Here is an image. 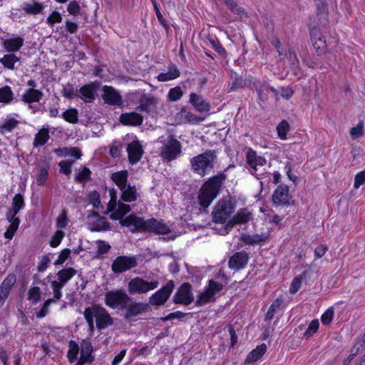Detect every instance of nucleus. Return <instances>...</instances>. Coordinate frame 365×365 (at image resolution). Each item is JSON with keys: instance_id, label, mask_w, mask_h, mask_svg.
Returning <instances> with one entry per match:
<instances>
[{"instance_id": "obj_14", "label": "nucleus", "mask_w": 365, "mask_h": 365, "mask_svg": "<svg viewBox=\"0 0 365 365\" xmlns=\"http://www.w3.org/2000/svg\"><path fill=\"white\" fill-rule=\"evenodd\" d=\"M194 300L190 284L185 282L181 284L173 297L175 304H190Z\"/></svg>"}, {"instance_id": "obj_46", "label": "nucleus", "mask_w": 365, "mask_h": 365, "mask_svg": "<svg viewBox=\"0 0 365 365\" xmlns=\"http://www.w3.org/2000/svg\"><path fill=\"white\" fill-rule=\"evenodd\" d=\"M19 58L13 53L4 55L0 58V63L6 68L13 69Z\"/></svg>"}, {"instance_id": "obj_30", "label": "nucleus", "mask_w": 365, "mask_h": 365, "mask_svg": "<svg viewBox=\"0 0 365 365\" xmlns=\"http://www.w3.org/2000/svg\"><path fill=\"white\" fill-rule=\"evenodd\" d=\"M128 173L127 170H120L112 173L110 178L119 187L120 190H123L127 185Z\"/></svg>"}, {"instance_id": "obj_15", "label": "nucleus", "mask_w": 365, "mask_h": 365, "mask_svg": "<svg viewBox=\"0 0 365 365\" xmlns=\"http://www.w3.org/2000/svg\"><path fill=\"white\" fill-rule=\"evenodd\" d=\"M100 86L97 81L91 82L81 87L76 96L81 98L85 103L93 102L96 97V92Z\"/></svg>"}, {"instance_id": "obj_4", "label": "nucleus", "mask_w": 365, "mask_h": 365, "mask_svg": "<svg viewBox=\"0 0 365 365\" xmlns=\"http://www.w3.org/2000/svg\"><path fill=\"white\" fill-rule=\"evenodd\" d=\"M235 205L229 200L222 199L214 207L212 212V221L225 224L235 212Z\"/></svg>"}, {"instance_id": "obj_16", "label": "nucleus", "mask_w": 365, "mask_h": 365, "mask_svg": "<svg viewBox=\"0 0 365 365\" xmlns=\"http://www.w3.org/2000/svg\"><path fill=\"white\" fill-rule=\"evenodd\" d=\"M102 98L105 103L110 106H122L123 98L120 93L112 86H104Z\"/></svg>"}, {"instance_id": "obj_61", "label": "nucleus", "mask_w": 365, "mask_h": 365, "mask_svg": "<svg viewBox=\"0 0 365 365\" xmlns=\"http://www.w3.org/2000/svg\"><path fill=\"white\" fill-rule=\"evenodd\" d=\"M67 213L65 210H63L61 215L57 218L56 227L58 229H64L67 226Z\"/></svg>"}, {"instance_id": "obj_13", "label": "nucleus", "mask_w": 365, "mask_h": 365, "mask_svg": "<svg viewBox=\"0 0 365 365\" xmlns=\"http://www.w3.org/2000/svg\"><path fill=\"white\" fill-rule=\"evenodd\" d=\"M251 212L247 209H240L238 212L230 218L224 226L221 235H227L231 229L237 224L247 223L251 219Z\"/></svg>"}, {"instance_id": "obj_5", "label": "nucleus", "mask_w": 365, "mask_h": 365, "mask_svg": "<svg viewBox=\"0 0 365 365\" xmlns=\"http://www.w3.org/2000/svg\"><path fill=\"white\" fill-rule=\"evenodd\" d=\"M85 311L91 316L93 319L96 318V327L99 330L106 329L108 326L113 324V319L108 314L107 310L98 304H94L86 308Z\"/></svg>"}, {"instance_id": "obj_12", "label": "nucleus", "mask_w": 365, "mask_h": 365, "mask_svg": "<svg viewBox=\"0 0 365 365\" xmlns=\"http://www.w3.org/2000/svg\"><path fill=\"white\" fill-rule=\"evenodd\" d=\"M253 88L257 93L258 100L261 102H266L268 100L269 94L272 92L277 100L279 97V91L274 87L270 86L266 81L255 80L253 82Z\"/></svg>"}, {"instance_id": "obj_22", "label": "nucleus", "mask_w": 365, "mask_h": 365, "mask_svg": "<svg viewBox=\"0 0 365 365\" xmlns=\"http://www.w3.org/2000/svg\"><path fill=\"white\" fill-rule=\"evenodd\" d=\"M249 255L245 252H235L229 259V268L235 270H240L246 267L248 263Z\"/></svg>"}, {"instance_id": "obj_36", "label": "nucleus", "mask_w": 365, "mask_h": 365, "mask_svg": "<svg viewBox=\"0 0 365 365\" xmlns=\"http://www.w3.org/2000/svg\"><path fill=\"white\" fill-rule=\"evenodd\" d=\"M180 72L176 67V66L173 65L169 67V71L166 73H160L158 76V80L159 81L165 82L171 80H174L180 76Z\"/></svg>"}, {"instance_id": "obj_39", "label": "nucleus", "mask_w": 365, "mask_h": 365, "mask_svg": "<svg viewBox=\"0 0 365 365\" xmlns=\"http://www.w3.org/2000/svg\"><path fill=\"white\" fill-rule=\"evenodd\" d=\"M49 138L48 130L44 128L41 129L35 135L34 146L38 147L44 145Z\"/></svg>"}, {"instance_id": "obj_37", "label": "nucleus", "mask_w": 365, "mask_h": 365, "mask_svg": "<svg viewBox=\"0 0 365 365\" xmlns=\"http://www.w3.org/2000/svg\"><path fill=\"white\" fill-rule=\"evenodd\" d=\"M3 46L7 51H16L23 45V38L18 37L3 40Z\"/></svg>"}, {"instance_id": "obj_62", "label": "nucleus", "mask_w": 365, "mask_h": 365, "mask_svg": "<svg viewBox=\"0 0 365 365\" xmlns=\"http://www.w3.org/2000/svg\"><path fill=\"white\" fill-rule=\"evenodd\" d=\"M302 276H297L294 277L291 283L290 287H289V292L291 294H295L297 293L302 284Z\"/></svg>"}, {"instance_id": "obj_59", "label": "nucleus", "mask_w": 365, "mask_h": 365, "mask_svg": "<svg viewBox=\"0 0 365 365\" xmlns=\"http://www.w3.org/2000/svg\"><path fill=\"white\" fill-rule=\"evenodd\" d=\"M109 195L110 200L108 206V210L109 212H113L115 209V206L117 205V190L115 188H111L109 190Z\"/></svg>"}, {"instance_id": "obj_33", "label": "nucleus", "mask_w": 365, "mask_h": 365, "mask_svg": "<svg viewBox=\"0 0 365 365\" xmlns=\"http://www.w3.org/2000/svg\"><path fill=\"white\" fill-rule=\"evenodd\" d=\"M20 122L16 118L7 116L4 122L0 125V133L4 135L7 133L12 132L19 125Z\"/></svg>"}, {"instance_id": "obj_54", "label": "nucleus", "mask_w": 365, "mask_h": 365, "mask_svg": "<svg viewBox=\"0 0 365 365\" xmlns=\"http://www.w3.org/2000/svg\"><path fill=\"white\" fill-rule=\"evenodd\" d=\"M182 91L179 86L171 88L168 94V98L170 101H177L182 96Z\"/></svg>"}, {"instance_id": "obj_25", "label": "nucleus", "mask_w": 365, "mask_h": 365, "mask_svg": "<svg viewBox=\"0 0 365 365\" xmlns=\"http://www.w3.org/2000/svg\"><path fill=\"white\" fill-rule=\"evenodd\" d=\"M189 103L200 113L208 112L210 109V103L202 96L195 93L190 94Z\"/></svg>"}, {"instance_id": "obj_52", "label": "nucleus", "mask_w": 365, "mask_h": 365, "mask_svg": "<svg viewBox=\"0 0 365 365\" xmlns=\"http://www.w3.org/2000/svg\"><path fill=\"white\" fill-rule=\"evenodd\" d=\"M319 322L318 319L312 320L309 324L307 330L305 331L304 334V337L308 339L311 337L314 334L317 333L319 329Z\"/></svg>"}, {"instance_id": "obj_29", "label": "nucleus", "mask_w": 365, "mask_h": 365, "mask_svg": "<svg viewBox=\"0 0 365 365\" xmlns=\"http://www.w3.org/2000/svg\"><path fill=\"white\" fill-rule=\"evenodd\" d=\"M120 192V198L124 202H131L135 201L138 198V194L135 185L128 184Z\"/></svg>"}, {"instance_id": "obj_47", "label": "nucleus", "mask_w": 365, "mask_h": 365, "mask_svg": "<svg viewBox=\"0 0 365 365\" xmlns=\"http://www.w3.org/2000/svg\"><path fill=\"white\" fill-rule=\"evenodd\" d=\"M290 129V125L286 120H282L277 126L278 136L281 140L287 139V134Z\"/></svg>"}, {"instance_id": "obj_60", "label": "nucleus", "mask_w": 365, "mask_h": 365, "mask_svg": "<svg viewBox=\"0 0 365 365\" xmlns=\"http://www.w3.org/2000/svg\"><path fill=\"white\" fill-rule=\"evenodd\" d=\"M71 250L68 248L63 250L58 257V259L54 262V265L58 266L63 264L66 260L70 257Z\"/></svg>"}, {"instance_id": "obj_58", "label": "nucleus", "mask_w": 365, "mask_h": 365, "mask_svg": "<svg viewBox=\"0 0 365 365\" xmlns=\"http://www.w3.org/2000/svg\"><path fill=\"white\" fill-rule=\"evenodd\" d=\"M54 302L55 300L53 299H48L47 300H46V302L43 304L41 310L36 313V317L43 318L46 317L48 313L49 306L51 305V303Z\"/></svg>"}, {"instance_id": "obj_63", "label": "nucleus", "mask_w": 365, "mask_h": 365, "mask_svg": "<svg viewBox=\"0 0 365 365\" xmlns=\"http://www.w3.org/2000/svg\"><path fill=\"white\" fill-rule=\"evenodd\" d=\"M97 244V253L98 255L106 254L110 250V245L103 240H98Z\"/></svg>"}, {"instance_id": "obj_56", "label": "nucleus", "mask_w": 365, "mask_h": 365, "mask_svg": "<svg viewBox=\"0 0 365 365\" xmlns=\"http://www.w3.org/2000/svg\"><path fill=\"white\" fill-rule=\"evenodd\" d=\"M223 288L222 284L215 280H209L208 287L207 289L215 297V295L220 292Z\"/></svg>"}, {"instance_id": "obj_21", "label": "nucleus", "mask_w": 365, "mask_h": 365, "mask_svg": "<svg viewBox=\"0 0 365 365\" xmlns=\"http://www.w3.org/2000/svg\"><path fill=\"white\" fill-rule=\"evenodd\" d=\"M16 282V276L14 274H9L0 285V308L4 304L8 298L11 287Z\"/></svg>"}, {"instance_id": "obj_64", "label": "nucleus", "mask_w": 365, "mask_h": 365, "mask_svg": "<svg viewBox=\"0 0 365 365\" xmlns=\"http://www.w3.org/2000/svg\"><path fill=\"white\" fill-rule=\"evenodd\" d=\"M334 310L329 308L321 317V321L324 325H328L331 323L334 317Z\"/></svg>"}, {"instance_id": "obj_9", "label": "nucleus", "mask_w": 365, "mask_h": 365, "mask_svg": "<svg viewBox=\"0 0 365 365\" xmlns=\"http://www.w3.org/2000/svg\"><path fill=\"white\" fill-rule=\"evenodd\" d=\"M150 308L148 303L134 301L133 299L130 297V300L127 302L124 307L123 311H125V313L123 317L126 321H129L133 317L148 312Z\"/></svg>"}, {"instance_id": "obj_3", "label": "nucleus", "mask_w": 365, "mask_h": 365, "mask_svg": "<svg viewBox=\"0 0 365 365\" xmlns=\"http://www.w3.org/2000/svg\"><path fill=\"white\" fill-rule=\"evenodd\" d=\"M22 206L23 195L18 193L13 198L12 207L8 211L6 215L7 218L10 222V225L6 232L4 233V237L6 239H11L18 228L20 220L16 217V215Z\"/></svg>"}, {"instance_id": "obj_8", "label": "nucleus", "mask_w": 365, "mask_h": 365, "mask_svg": "<svg viewBox=\"0 0 365 365\" xmlns=\"http://www.w3.org/2000/svg\"><path fill=\"white\" fill-rule=\"evenodd\" d=\"M181 149L180 142L171 136L161 148L160 156L164 161L170 162L180 156Z\"/></svg>"}, {"instance_id": "obj_7", "label": "nucleus", "mask_w": 365, "mask_h": 365, "mask_svg": "<svg viewBox=\"0 0 365 365\" xmlns=\"http://www.w3.org/2000/svg\"><path fill=\"white\" fill-rule=\"evenodd\" d=\"M130 297L122 289L108 291L105 294V304L112 309L124 310Z\"/></svg>"}, {"instance_id": "obj_55", "label": "nucleus", "mask_w": 365, "mask_h": 365, "mask_svg": "<svg viewBox=\"0 0 365 365\" xmlns=\"http://www.w3.org/2000/svg\"><path fill=\"white\" fill-rule=\"evenodd\" d=\"M61 14L57 11H53L46 19V22L49 26H53L55 24L61 23L62 21Z\"/></svg>"}, {"instance_id": "obj_19", "label": "nucleus", "mask_w": 365, "mask_h": 365, "mask_svg": "<svg viewBox=\"0 0 365 365\" xmlns=\"http://www.w3.org/2000/svg\"><path fill=\"white\" fill-rule=\"evenodd\" d=\"M145 222L146 220H144L141 217L130 215L124 220H121L120 224L122 226L130 227V232L134 233L141 230L145 231Z\"/></svg>"}, {"instance_id": "obj_2", "label": "nucleus", "mask_w": 365, "mask_h": 365, "mask_svg": "<svg viewBox=\"0 0 365 365\" xmlns=\"http://www.w3.org/2000/svg\"><path fill=\"white\" fill-rule=\"evenodd\" d=\"M217 159L215 150H207L190 159V169L200 177H204L214 169Z\"/></svg>"}, {"instance_id": "obj_44", "label": "nucleus", "mask_w": 365, "mask_h": 365, "mask_svg": "<svg viewBox=\"0 0 365 365\" xmlns=\"http://www.w3.org/2000/svg\"><path fill=\"white\" fill-rule=\"evenodd\" d=\"M14 98L13 92L9 86L0 88V102L6 104L11 102Z\"/></svg>"}, {"instance_id": "obj_31", "label": "nucleus", "mask_w": 365, "mask_h": 365, "mask_svg": "<svg viewBox=\"0 0 365 365\" xmlns=\"http://www.w3.org/2000/svg\"><path fill=\"white\" fill-rule=\"evenodd\" d=\"M93 346L90 341H83L81 344V359L86 361L87 364H91L95 357L92 355Z\"/></svg>"}, {"instance_id": "obj_23", "label": "nucleus", "mask_w": 365, "mask_h": 365, "mask_svg": "<svg viewBox=\"0 0 365 365\" xmlns=\"http://www.w3.org/2000/svg\"><path fill=\"white\" fill-rule=\"evenodd\" d=\"M43 97V93L38 89L29 88L24 93V103H29V108L32 113H35L39 109L38 106H33L31 103L39 102Z\"/></svg>"}, {"instance_id": "obj_1", "label": "nucleus", "mask_w": 365, "mask_h": 365, "mask_svg": "<svg viewBox=\"0 0 365 365\" xmlns=\"http://www.w3.org/2000/svg\"><path fill=\"white\" fill-rule=\"evenodd\" d=\"M227 175L222 172L209 178L202 186L198 194V201L204 210L217 197Z\"/></svg>"}, {"instance_id": "obj_38", "label": "nucleus", "mask_w": 365, "mask_h": 365, "mask_svg": "<svg viewBox=\"0 0 365 365\" xmlns=\"http://www.w3.org/2000/svg\"><path fill=\"white\" fill-rule=\"evenodd\" d=\"M76 270L73 267L64 268L57 273L58 279L65 285L75 274Z\"/></svg>"}, {"instance_id": "obj_27", "label": "nucleus", "mask_w": 365, "mask_h": 365, "mask_svg": "<svg viewBox=\"0 0 365 365\" xmlns=\"http://www.w3.org/2000/svg\"><path fill=\"white\" fill-rule=\"evenodd\" d=\"M157 103L158 100L156 98L143 95L139 106L137 107V110L150 113L155 110Z\"/></svg>"}, {"instance_id": "obj_34", "label": "nucleus", "mask_w": 365, "mask_h": 365, "mask_svg": "<svg viewBox=\"0 0 365 365\" xmlns=\"http://www.w3.org/2000/svg\"><path fill=\"white\" fill-rule=\"evenodd\" d=\"M267 351V346L265 344L257 346L247 356L245 364H250L255 362L259 359Z\"/></svg>"}, {"instance_id": "obj_10", "label": "nucleus", "mask_w": 365, "mask_h": 365, "mask_svg": "<svg viewBox=\"0 0 365 365\" xmlns=\"http://www.w3.org/2000/svg\"><path fill=\"white\" fill-rule=\"evenodd\" d=\"M138 265L137 257L135 256H118L111 264V270L115 274H120Z\"/></svg>"}, {"instance_id": "obj_53", "label": "nucleus", "mask_w": 365, "mask_h": 365, "mask_svg": "<svg viewBox=\"0 0 365 365\" xmlns=\"http://www.w3.org/2000/svg\"><path fill=\"white\" fill-rule=\"evenodd\" d=\"M74 160H62L58 163L60 173L66 175H70L71 173V167Z\"/></svg>"}, {"instance_id": "obj_28", "label": "nucleus", "mask_w": 365, "mask_h": 365, "mask_svg": "<svg viewBox=\"0 0 365 365\" xmlns=\"http://www.w3.org/2000/svg\"><path fill=\"white\" fill-rule=\"evenodd\" d=\"M268 239V235L265 233L249 235L243 233L241 235V240L247 245H255L265 242Z\"/></svg>"}, {"instance_id": "obj_43", "label": "nucleus", "mask_w": 365, "mask_h": 365, "mask_svg": "<svg viewBox=\"0 0 365 365\" xmlns=\"http://www.w3.org/2000/svg\"><path fill=\"white\" fill-rule=\"evenodd\" d=\"M27 295V299L32 304H36L41 300V289L38 287H33L29 289Z\"/></svg>"}, {"instance_id": "obj_17", "label": "nucleus", "mask_w": 365, "mask_h": 365, "mask_svg": "<svg viewBox=\"0 0 365 365\" xmlns=\"http://www.w3.org/2000/svg\"><path fill=\"white\" fill-rule=\"evenodd\" d=\"M247 163L253 170L251 173L252 175H256L259 179L258 175L256 173L257 171H262L261 168L264 167L267 164V160L262 156H258L256 152L252 149H250L246 156Z\"/></svg>"}, {"instance_id": "obj_6", "label": "nucleus", "mask_w": 365, "mask_h": 365, "mask_svg": "<svg viewBox=\"0 0 365 365\" xmlns=\"http://www.w3.org/2000/svg\"><path fill=\"white\" fill-rule=\"evenodd\" d=\"M158 285L157 280L148 282L140 277H135L128 282V290L130 295L141 294L155 289Z\"/></svg>"}, {"instance_id": "obj_32", "label": "nucleus", "mask_w": 365, "mask_h": 365, "mask_svg": "<svg viewBox=\"0 0 365 365\" xmlns=\"http://www.w3.org/2000/svg\"><path fill=\"white\" fill-rule=\"evenodd\" d=\"M180 121L184 123H199L203 120L202 118L197 117L194 113L182 108L178 114Z\"/></svg>"}, {"instance_id": "obj_40", "label": "nucleus", "mask_w": 365, "mask_h": 365, "mask_svg": "<svg viewBox=\"0 0 365 365\" xmlns=\"http://www.w3.org/2000/svg\"><path fill=\"white\" fill-rule=\"evenodd\" d=\"M79 346L74 340H70L68 342V350L67 358L70 364H73L78 354Z\"/></svg>"}, {"instance_id": "obj_24", "label": "nucleus", "mask_w": 365, "mask_h": 365, "mask_svg": "<svg viewBox=\"0 0 365 365\" xmlns=\"http://www.w3.org/2000/svg\"><path fill=\"white\" fill-rule=\"evenodd\" d=\"M119 121L124 125L139 126L143 123V117L138 113H123L119 117Z\"/></svg>"}, {"instance_id": "obj_11", "label": "nucleus", "mask_w": 365, "mask_h": 365, "mask_svg": "<svg viewBox=\"0 0 365 365\" xmlns=\"http://www.w3.org/2000/svg\"><path fill=\"white\" fill-rule=\"evenodd\" d=\"M173 281H169L164 287L153 294L149 298L152 305L160 306L164 304L170 297L174 289Z\"/></svg>"}, {"instance_id": "obj_57", "label": "nucleus", "mask_w": 365, "mask_h": 365, "mask_svg": "<svg viewBox=\"0 0 365 365\" xmlns=\"http://www.w3.org/2000/svg\"><path fill=\"white\" fill-rule=\"evenodd\" d=\"M64 232L61 230H58L55 232V234L52 236L51 240L50 241V245L52 247H58L61 242L63 238L64 237Z\"/></svg>"}, {"instance_id": "obj_41", "label": "nucleus", "mask_w": 365, "mask_h": 365, "mask_svg": "<svg viewBox=\"0 0 365 365\" xmlns=\"http://www.w3.org/2000/svg\"><path fill=\"white\" fill-rule=\"evenodd\" d=\"M215 301V297L206 289L197 297L195 304L196 306L200 307L208 302Z\"/></svg>"}, {"instance_id": "obj_42", "label": "nucleus", "mask_w": 365, "mask_h": 365, "mask_svg": "<svg viewBox=\"0 0 365 365\" xmlns=\"http://www.w3.org/2000/svg\"><path fill=\"white\" fill-rule=\"evenodd\" d=\"M62 118L67 122L76 124L78 122V112L76 108H69L64 111Z\"/></svg>"}, {"instance_id": "obj_49", "label": "nucleus", "mask_w": 365, "mask_h": 365, "mask_svg": "<svg viewBox=\"0 0 365 365\" xmlns=\"http://www.w3.org/2000/svg\"><path fill=\"white\" fill-rule=\"evenodd\" d=\"M91 174V172L88 168L83 167L82 169L76 175L74 179L78 182H84L90 180Z\"/></svg>"}, {"instance_id": "obj_48", "label": "nucleus", "mask_w": 365, "mask_h": 365, "mask_svg": "<svg viewBox=\"0 0 365 365\" xmlns=\"http://www.w3.org/2000/svg\"><path fill=\"white\" fill-rule=\"evenodd\" d=\"M110 228L109 223L104 217H99L97 221L93 224L91 231L101 232L106 231Z\"/></svg>"}, {"instance_id": "obj_26", "label": "nucleus", "mask_w": 365, "mask_h": 365, "mask_svg": "<svg viewBox=\"0 0 365 365\" xmlns=\"http://www.w3.org/2000/svg\"><path fill=\"white\" fill-rule=\"evenodd\" d=\"M145 225V231L161 235L168 234L170 232V229L166 223L160 222L155 218L147 220Z\"/></svg>"}, {"instance_id": "obj_18", "label": "nucleus", "mask_w": 365, "mask_h": 365, "mask_svg": "<svg viewBox=\"0 0 365 365\" xmlns=\"http://www.w3.org/2000/svg\"><path fill=\"white\" fill-rule=\"evenodd\" d=\"M290 199L289 187L286 185H279L272 195V202L276 205L288 207L291 205Z\"/></svg>"}, {"instance_id": "obj_51", "label": "nucleus", "mask_w": 365, "mask_h": 365, "mask_svg": "<svg viewBox=\"0 0 365 365\" xmlns=\"http://www.w3.org/2000/svg\"><path fill=\"white\" fill-rule=\"evenodd\" d=\"M318 30L317 29H312L310 31V35L312 37V41L314 47L318 50L321 48V45L317 46L318 42L321 43L323 46H326V41L324 40L323 37L317 36Z\"/></svg>"}, {"instance_id": "obj_45", "label": "nucleus", "mask_w": 365, "mask_h": 365, "mask_svg": "<svg viewBox=\"0 0 365 365\" xmlns=\"http://www.w3.org/2000/svg\"><path fill=\"white\" fill-rule=\"evenodd\" d=\"M43 6L42 4L34 2V4H24V11L29 14H38L42 13Z\"/></svg>"}, {"instance_id": "obj_20", "label": "nucleus", "mask_w": 365, "mask_h": 365, "mask_svg": "<svg viewBox=\"0 0 365 365\" xmlns=\"http://www.w3.org/2000/svg\"><path fill=\"white\" fill-rule=\"evenodd\" d=\"M127 153L129 163L135 165L140 160L144 152L142 145L136 140L128 145Z\"/></svg>"}, {"instance_id": "obj_35", "label": "nucleus", "mask_w": 365, "mask_h": 365, "mask_svg": "<svg viewBox=\"0 0 365 365\" xmlns=\"http://www.w3.org/2000/svg\"><path fill=\"white\" fill-rule=\"evenodd\" d=\"M232 82L229 83L227 86V90L229 92L237 91L244 88L246 85L245 81L242 76H239L237 73L232 72L231 73Z\"/></svg>"}, {"instance_id": "obj_50", "label": "nucleus", "mask_w": 365, "mask_h": 365, "mask_svg": "<svg viewBox=\"0 0 365 365\" xmlns=\"http://www.w3.org/2000/svg\"><path fill=\"white\" fill-rule=\"evenodd\" d=\"M282 304V300L279 299H276L273 303L270 305L268 309V311L265 315V321H271L276 312L277 309L279 308Z\"/></svg>"}]
</instances>
